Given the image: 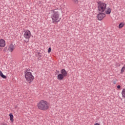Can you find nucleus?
I'll return each instance as SVG.
<instances>
[{"label": "nucleus", "instance_id": "nucleus-1", "mask_svg": "<svg viewBox=\"0 0 125 125\" xmlns=\"http://www.w3.org/2000/svg\"><path fill=\"white\" fill-rule=\"evenodd\" d=\"M51 18H52L53 23H55V22L58 23V22H60L61 19L59 18L60 14L58 8L51 10Z\"/></svg>", "mask_w": 125, "mask_h": 125}, {"label": "nucleus", "instance_id": "nucleus-2", "mask_svg": "<svg viewBox=\"0 0 125 125\" xmlns=\"http://www.w3.org/2000/svg\"><path fill=\"white\" fill-rule=\"evenodd\" d=\"M37 107L40 110L42 111H46L48 110L49 106H48V104L46 101L41 100L37 104Z\"/></svg>", "mask_w": 125, "mask_h": 125}, {"label": "nucleus", "instance_id": "nucleus-3", "mask_svg": "<svg viewBox=\"0 0 125 125\" xmlns=\"http://www.w3.org/2000/svg\"><path fill=\"white\" fill-rule=\"evenodd\" d=\"M98 3V10L99 12H104L107 8V4L99 1Z\"/></svg>", "mask_w": 125, "mask_h": 125}, {"label": "nucleus", "instance_id": "nucleus-4", "mask_svg": "<svg viewBox=\"0 0 125 125\" xmlns=\"http://www.w3.org/2000/svg\"><path fill=\"white\" fill-rule=\"evenodd\" d=\"M25 74V78L26 80V81H28L29 82V83H31L33 82L34 80V76H33V74H32V73L30 72H27V71L24 72Z\"/></svg>", "mask_w": 125, "mask_h": 125}, {"label": "nucleus", "instance_id": "nucleus-5", "mask_svg": "<svg viewBox=\"0 0 125 125\" xmlns=\"http://www.w3.org/2000/svg\"><path fill=\"white\" fill-rule=\"evenodd\" d=\"M31 36H32V34H31V31H30V30H27L24 32L23 36L25 39L28 40L29 39H30Z\"/></svg>", "mask_w": 125, "mask_h": 125}, {"label": "nucleus", "instance_id": "nucleus-6", "mask_svg": "<svg viewBox=\"0 0 125 125\" xmlns=\"http://www.w3.org/2000/svg\"><path fill=\"white\" fill-rule=\"evenodd\" d=\"M106 16V15L103 12H99V13L97 15V18L98 20L101 21Z\"/></svg>", "mask_w": 125, "mask_h": 125}, {"label": "nucleus", "instance_id": "nucleus-7", "mask_svg": "<svg viewBox=\"0 0 125 125\" xmlns=\"http://www.w3.org/2000/svg\"><path fill=\"white\" fill-rule=\"evenodd\" d=\"M15 49V46H14L13 44L11 43L9 46L8 50H9L10 52H12V51H13V50H14Z\"/></svg>", "mask_w": 125, "mask_h": 125}, {"label": "nucleus", "instance_id": "nucleus-8", "mask_svg": "<svg viewBox=\"0 0 125 125\" xmlns=\"http://www.w3.org/2000/svg\"><path fill=\"white\" fill-rule=\"evenodd\" d=\"M5 46V41L3 39L0 40V47H4Z\"/></svg>", "mask_w": 125, "mask_h": 125}, {"label": "nucleus", "instance_id": "nucleus-9", "mask_svg": "<svg viewBox=\"0 0 125 125\" xmlns=\"http://www.w3.org/2000/svg\"><path fill=\"white\" fill-rule=\"evenodd\" d=\"M61 74L63 76L67 77V71L65 69H62L61 71Z\"/></svg>", "mask_w": 125, "mask_h": 125}, {"label": "nucleus", "instance_id": "nucleus-10", "mask_svg": "<svg viewBox=\"0 0 125 125\" xmlns=\"http://www.w3.org/2000/svg\"><path fill=\"white\" fill-rule=\"evenodd\" d=\"M65 78V76H63L62 74H59L58 75L57 79L59 81H62Z\"/></svg>", "mask_w": 125, "mask_h": 125}, {"label": "nucleus", "instance_id": "nucleus-11", "mask_svg": "<svg viewBox=\"0 0 125 125\" xmlns=\"http://www.w3.org/2000/svg\"><path fill=\"white\" fill-rule=\"evenodd\" d=\"M111 11H112V10L110 8H107V10L105 11L106 14H111Z\"/></svg>", "mask_w": 125, "mask_h": 125}, {"label": "nucleus", "instance_id": "nucleus-12", "mask_svg": "<svg viewBox=\"0 0 125 125\" xmlns=\"http://www.w3.org/2000/svg\"><path fill=\"white\" fill-rule=\"evenodd\" d=\"M0 76L3 79H6V76L3 75V73H2V72H1V71H0Z\"/></svg>", "mask_w": 125, "mask_h": 125}, {"label": "nucleus", "instance_id": "nucleus-13", "mask_svg": "<svg viewBox=\"0 0 125 125\" xmlns=\"http://www.w3.org/2000/svg\"><path fill=\"white\" fill-rule=\"evenodd\" d=\"M9 116H10V120L11 121L13 122V121H14V120L13 119V115L12 114V113H11L9 115Z\"/></svg>", "mask_w": 125, "mask_h": 125}, {"label": "nucleus", "instance_id": "nucleus-14", "mask_svg": "<svg viewBox=\"0 0 125 125\" xmlns=\"http://www.w3.org/2000/svg\"><path fill=\"white\" fill-rule=\"evenodd\" d=\"M125 26V23L121 22L119 25V29H121V28H123V26Z\"/></svg>", "mask_w": 125, "mask_h": 125}, {"label": "nucleus", "instance_id": "nucleus-15", "mask_svg": "<svg viewBox=\"0 0 125 125\" xmlns=\"http://www.w3.org/2000/svg\"><path fill=\"white\" fill-rule=\"evenodd\" d=\"M122 94L123 96H124L125 98V88L123 90Z\"/></svg>", "mask_w": 125, "mask_h": 125}, {"label": "nucleus", "instance_id": "nucleus-16", "mask_svg": "<svg viewBox=\"0 0 125 125\" xmlns=\"http://www.w3.org/2000/svg\"><path fill=\"white\" fill-rule=\"evenodd\" d=\"M73 1L75 4H78V3H79V1L78 0H73Z\"/></svg>", "mask_w": 125, "mask_h": 125}, {"label": "nucleus", "instance_id": "nucleus-17", "mask_svg": "<svg viewBox=\"0 0 125 125\" xmlns=\"http://www.w3.org/2000/svg\"><path fill=\"white\" fill-rule=\"evenodd\" d=\"M125 66H123L121 69V73H123V72H125Z\"/></svg>", "mask_w": 125, "mask_h": 125}, {"label": "nucleus", "instance_id": "nucleus-18", "mask_svg": "<svg viewBox=\"0 0 125 125\" xmlns=\"http://www.w3.org/2000/svg\"><path fill=\"white\" fill-rule=\"evenodd\" d=\"M48 53H50L51 52V47H49L48 50Z\"/></svg>", "mask_w": 125, "mask_h": 125}, {"label": "nucleus", "instance_id": "nucleus-19", "mask_svg": "<svg viewBox=\"0 0 125 125\" xmlns=\"http://www.w3.org/2000/svg\"><path fill=\"white\" fill-rule=\"evenodd\" d=\"M38 55H39L40 57H41V56H42V54L40 52H38Z\"/></svg>", "mask_w": 125, "mask_h": 125}, {"label": "nucleus", "instance_id": "nucleus-20", "mask_svg": "<svg viewBox=\"0 0 125 125\" xmlns=\"http://www.w3.org/2000/svg\"><path fill=\"white\" fill-rule=\"evenodd\" d=\"M113 84H116V83H117V81H113Z\"/></svg>", "mask_w": 125, "mask_h": 125}, {"label": "nucleus", "instance_id": "nucleus-21", "mask_svg": "<svg viewBox=\"0 0 125 125\" xmlns=\"http://www.w3.org/2000/svg\"><path fill=\"white\" fill-rule=\"evenodd\" d=\"M117 88H118V89H120V88H121V85H118L117 86Z\"/></svg>", "mask_w": 125, "mask_h": 125}, {"label": "nucleus", "instance_id": "nucleus-22", "mask_svg": "<svg viewBox=\"0 0 125 125\" xmlns=\"http://www.w3.org/2000/svg\"><path fill=\"white\" fill-rule=\"evenodd\" d=\"M1 125H7V124L5 123H2Z\"/></svg>", "mask_w": 125, "mask_h": 125}, {"label": "nucleus", "instance_id": "nucleus-23", "mask_svg": "<svg viewBox=\"0 0 125 125\" xmlns=\"http://www.w3.org/2000/svg\"><path fill=\"white\" fill-rule=\"evenodd\" d=\"M94 125H100L98 123H96V124H94Z\"/></svg>", "mask_w": 125, "mask_h": 125}, {"label": "nucleus", "instance_id": "nucleus-24", "mask_svg": "<svg viewBox=\"0 0 125 125\" xmlns=\"http://www.w3.org/2000/svg\"><path fill=\"white\" fill-rule=\"evenodd\" d=\"M4 50H6V49H4Z\"/></svg>", "mask_w": 125, "mask_h": 125}, {"label": "nucleus", "instance_id": "nucleus-25", "mask_svg": "<svg viewBox=\"0 0 125 125\" xmlns=\"http://www.w3.org/2000/svg\"><path fill=\"white\" fill-rule=\"evenodd\" d=\"M4 50H6V49H4Z\"/></svg>", "mask_w": 125, "mask_h": 125}]
</instances>
